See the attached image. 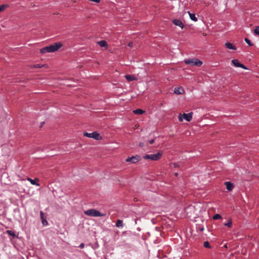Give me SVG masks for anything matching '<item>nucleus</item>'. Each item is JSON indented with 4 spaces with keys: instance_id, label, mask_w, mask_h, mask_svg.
Segmentation results:
<instances>
[{
    "instance_id": "cd10ccee",
    "label": "nucleus",
    "mask_w": 259,
    "mask_h": 259,
    "mask_svg": "<svg viewBox=\"0 0 259 259\" xmlns=\"http://www.w3.org/2000/svg\"><path fill=\"white\" fill-rule=\"evenodd\" d=\"M41 221H42V223L43 225L45 226L48 224L47 221L45 218L41 219Z\"/></svg>"
},
{
    "instance_id": "393cba45",
    "label": "nucleus",
    "mask_w": 259,
    "mask_h": 259,
    "mask_svg": "<svg viewBox=\"0 0 259 259\" xmlns=\"http://www.w3.org/2000/svg\"><path fill=\"white\" fill-rule=\"evenodd\" d=\"M245 41L250 46H252L253 44L251 43V42L250 41L249 39H248L247 38H245L244 39Z\"/></svg>"
},
{
    "instance_id": "0eeeda50",
    "label": "nucleus",
    "mask_w": 259,
    "mask_h": 259,
    "mask_svg": "<svg viewBox=\"0 0 259 259\" xmlns=\"http://www.w3.org/2000/svg\"><path fill=\"white\" fill-rule=\"evenodd\" d=\"M232 63L233 64V65L237 67H240L243 69H246V68L245 66L241 64L237 59H233L232 60Z\"/></svg>"
},
{
    "instance_id": "7ed1b4c3",
    "label": "nucleus",
    "mask_w": 259,
    "mask_h": 259,
    "mask_svg": "<svg viewBox=\"0 0 259 259\" xmlns=\"http://www.w3.org/2000/svg\"><path fill=\"white\" fill-rule=\"evenodd\" d=\"M184 62L186 64L192 66H200L202 64V62L197 58L185 60Z\"/></svg>"
},
{
    "instance_id": "2f4dec72",
    "label": "nucleus",
    "mask_w": 259,
    "mask_h": 259,
    "mask_svg": "<svg viewBox=\"0 0 259 259\" xmlns=\"http://www.w3.org/2000/svg\"><path fill=\"white\" fill-rule=\"evenodd\" d=\"M40 215L41 219H44V213H43V212L40 211Z\"/></svg>"
},
{
    "instance_id": "dca6fc26",
    "label": "nucleus",
    "mask_w": 259,
    "mask_h": 259,
    "mask_svg": "<svg viewBox=\"0 0 259 259\" xmlns=\"http://www.w3.org/2000/svg\"><path fill=\"white\" fill-rule=\"evenodd\" d=\"M133 112L136 114L141 115L144 113L145 112V111L141 109H137L136 110H134Z\"/></svg>"
},
{
    "instance_id": "39448f33",
    "label": "nucleus",
    "mask_w": 259,
    "mask_h": 259,
    "mask_svg": "<svg viewBox=\"0 0 259 259\" xmlns=\"http://www.w3.org/2000/svg\"><path fill=\"white\" fill-rule=\"evenodd\" d=\"M62 44L60 42L55 43L53 45L49 46V51L50 53L54 52L57 50H58L61 47Z\"/></svg>"
},
{
    "instance_id": "412c9836",
    "label": "nucleus",
    "mask_w": 259,
    "mask_h": 259,
    "mask_svg": "<svg viewBox=\"0 0 259 259\" xmlns=\"http://www.w3.org/2000/svg\"><path fill=\"white\" fill-rule=\"evenodd\" d=\"M232 219L229 218L228 220V222L227 223L224 224V225L225 226L230 228L232 226Z\"/></svg>"
},
{
    "instance_id": "9d476101",
    "label": "nucleus",
    "mask_w": 259,
    "mask_h": 259,
    "mask_svg": "<svg viewBox=\"0 0 259 259\" xmlns=\"http://www.w3.org/2000/svg\"><path fill=\"white\" fill-rule=\"evenodd\" d=\"M184 118L187 121H190L192 118V113H189L188 114L184 113L183 114Z\"/></svg>"
},
{
    "instance_id": "2eb2a0df",
    "label": "nucleus",
    "mask_w": 259,
    "mask_h": 259,
    "mask_svg": "<svg viewBox=\"0 0 259 259\" xmlns=\"http://www.w3.org/2000/svg\"><path fill=\"white\" fill-rule=\"evenodd\" d=\"M40 52L41 54H45L46 53H50L49 51V47H46L43 48L42 49H40Z\"/></svg>"
},
{
    "instance_id": "6e6552de",
    "label": "nucleus",
    "mask_w": 259,
    "mask_h": 259,
    "mask_svg": "<svg viewBox=\"0 0 259 259\" xmlns=\"http://www.w3.org/2000/svg\"><path fill=\"white\" fill-rule=\"evenodd\" d=\"M174 93L178 95H181L184 93V90L182 87H177L175 88Z\"/></svg>"
},
{
    "instance_id": "c756f323",
    "label": "nucleus",
    "mask_w": 259,
    "mask_h": 259,
    "mask_svg": "<svg viewBox=\"0 0 259 259\" xmlns=\"http://www.w3.org/2000/svg\"><path fill=\"white\" fill-rule=\"evenodd\" d=\"M198 230H199V231H200V232H202V231L204 230V228H203V227H199L198 228Z\"/></svg>"
},
{
    "instance_id": "4be33fe9",
    "label": "nucleus",
    "mask_w": 259,
    "mask_h": 259,
    "mask_svg": "<svg viewBox=\"0 0 259 259\" xmlns=\"http://www.w3.org/2000/svg\"><path fill=\"white\" fill-rule=\"evenodd\" d=\"M222 218V217L220 214H215L213 217V220H218V219H220Z\"/></svg>"
},
{
    "instance_id": "b1692460",
    "label": "nucleus",
    "mask_w": 259,
    "mask_h": 259,
    "mask_svg": "<svg viewBox=\"0 0 259 259\" xmlns=\"http://www.w3.org/2000/svg\"><path fill=\"white\" fill-rule=\"evenodd\" d=\"M204 246L205 247V248H210V245L209 244V243L208 242V241H205L204 242Z\"/></svg>"
},
{
    "instance_id": "7c9ffc66",
    "label": "nucleus",
    "mask_w": 259,
    "mask_h": 259,
    "mask_svg": "<svg viewBox=\"0 0 259 259\" xmlns=\"http://www.w3.org/2000/svg\"><path fill=\"white\" fill-rule=\"evenodd\" d=\"M127 45L130 47H132L133 46V42H130Z\"/></svg>"
},
{
    "instance_id": "a211bd4d",
    "label": "nucleus",
    "mask_w": 259,
    "mask_h": 259,
    "mask_svg": "<svg viewBox=\"0 0 259 259\" xmlns=\"http://www.w3.org/2000/svg\"><path fill=\"white\" fill-rule=\"evenodd\" d=\"M9 7V5L4 4L0 6V13Z\"/></svg>"
},
{
    "instance_id": "ddd939ff",
    "label": "nucleus",
    "mask_w": 259,
    "mask_h": 259,
    "mask_svg": "<svg viewBox=\"0 0 259 259\" xmlns=\"http://www.w3.org/2000/svg\"><path fill=\"white\" fill-rule=\"evenodd\" d=\"M28 181L30 182V183L33 185H36L37 186H39V184L36 183L35 181H38L39 180L37 178L35 179L34 180H32L31 178H28L27 179Z\"/></svg>"
},
{
    "instance_id": "bb28decb",
    "label": "nucleus",
    "mask_w": 259,
    "mask_h": 259,
    "mask_svg": "<svg viewBox=\"0 0 259 259\" xmlns=\"http://www.w3.org/2000/svg\"><path fill=\"white\" fill-rule=\"evenodd\" d=\"M45 66V65H40V64H37L34 65L33 66V67H34V68H40V67H44V66Z\"/></svg>"
},
{
    "instance_id": "f8f14e48",
    "label": "nucleus",
    "mask_w": 259,
    "mask_h": 259,
    "mask_svg": "<svg viewBox=\"0 0 259 259\" xmlns=\"http://www.w3.org/2000/svg\"><path fill=\"white\" fill-rule=\"evenodd\" d=\"M225 46L227 48H228L229 49L234 50H236V47L230 42H228L225 43Z\"/></svg>"
},
{
    "instance_id": "20e7f679",
    "label": "nucleus",
    "mask_w": 259,
    "mask_h": 259,
    "mask_svg": "<svg viewBox=\"0 0 259 259\" xmlns=\"http://www.w3.org/2000/svg\"><path fill=\"white\" fill-rule=\"evenodd\" d=\"M84 136L89 138H92L95 140H100L101 139V137L100 136V134L97 132H93L92 133H84Z\"/></svg>"
},
{
    "instance_id": "4c0bfd02",
    "label": "nucleus",
    "mask_w": 259,
    "mask_h": 259,
    "mask_svg": "<svg viewBox=\"0 0 259 259\" xmlns=\"http://www.w3.org/2000/svg\"><path fill=\"white\" fill-rule=\"evenodd\" d=\"M44 123V122L41 123V126H42V125H43Z\"/></svg>"
},
{
    "instance_id": "e433bc0d",
    "label": "nucleus",
    "mask_w": 259,
    "mask_h": 259,
    "mask_svg": "<svg viewBox=\"0 0 259 259\" xmlns=\"http://www.w3.org/2000/svg\"><path fill=\"white\" fill-rule=\"evenodd\" d=\"M175 175L176 176H177L178 175V174L177 172H176V173L175 174Z\"/></svg>"
},
{
    "instance_id": "f3484780",
    "label": "nucleus",
    "mask_w": 259,
    "mask_h": 259,
    "mask_svg": "<svg viewBox=\"0 0 259 259\" xmlns=\"http://www.w3.org/2000/svg\"><path fill=\"white\" fill-rule=\"evenodd\" d=\"M188 13H189V15L190 16V19L192 20H193L194 21H197V19L195 15L194 14H192V13H191L189 12H188Z\"/></svg>"
},
{
    "instance_id": "72a5a7b5",
    "label": "nucleus",
    "mask_w": 259,
    "mask_h": 259,
    "mask_svg": "<svg viewBox=\"0 0 259 259\" xmlns=\"http://www.w3.org/2000/svg\"><path fill=\"white\" fill-rule=\"evenodd\" d=\"M84 246V244L83 243H81V244H80V245H79V247H80V248H83Z\"/></svg>"
},
{
    "instance_id": "c85d7f7f",
    "label": "nucleus",
    "mask_w": 259,
    "mask_h": 259,
    "mask_svg": "<svg viewBox=\"0 0 259 259\" xmlns=\"http://www.w3.org/2000/svg\"><path fill=\"white\" fill-rule=\"evenodd\" d=\"M178 118H179V121H180V122L183 121V118H184V117H183V114H180L179 115V117H178Z\"/></svg>"
},
{
    "instance_id": "4468645a",
    "label": "nucleus",
    "mask_w": 259,
    "mask_h": 259,
    "mask_svg": "<svg viewBox=\"0 0 259 259\" xmlns=\"http://www.w3.org/2000/svg\"><path fill=\"white\" fill-rule=\"evenodd\" d=\"M125 77L127 79V80L128 81H131L135 80L137 79V78L136 77H135L133 75H126L125 76Z\"/></svg>"
},
{
    "instance_id": "9b49d317",
    "label": "nucleus",
    "mask_w": 259,
    "mask_h": 259,
    "mask_svg": "<svg viewBox=\"0 0 259 259\" xmlns=\"http://www.w3.org/2000/svg\"><path fill=\"white\" fill-rule=\"evenodd\" d=\"M225 185L226 186V189L229 191H231L234 188L233 184L230 182H225Z\"/></svg>"
},
{
    "instance_id": "aec40b11",
    "label": "nucleus",
    "mask_w": 259,
    "mask_h": 259,
    "mask_svg": "<svg viewBox=\"0 0 259 259\" xmlns=\"http://www.w3.org/2000/svg\"><path fill=\"white\" fill-rule=\"evenodd\" d=\"M116 226L118 228L122 227H123L122 221L120 220H118L116 223Z\"/></svg>"
},
{
    "instance_id": "423d86ee",
    "label": "nucleus",
    "mask_w": 259,
    "mask_h": 259,
    "mask_svg": "<svg viewBox=\"0 0 259 259\" xmlns=\"http://www.w3.org/2000/svg\"><path fill=\"white\" fill-rule=\"evenodd\" d=\"M141 160V157L139 155L128 157L125 159L126 162H131L132 163H136Z\"/></svg>"
},
{
    "instance_id": "1a4fd4ad",
    "label": "nucleus",
    "mask_w": 259,
    "mask_h": 259,
    "mask_svg": "<svg viewBox=\"0 0 259 259\" xmlns=\"http://www.w3.org/2000/svg\"><path fill=\"white\" fill-rule=\"evenodd\" d=\"M172 23L177 26H178L180 27L181 28H183L184 27L183 23H182V21L179 19H174L172 21Z\"/></svg>"
},
{
    "instance_id": "473e14b6",
    "label": "nucleus",
    "mask_w": 259,
    "mask_h": 259,
    "mask_svg": "<svg viewBox=\"0 0 259 259\" xmlns=\"http://www.w3.org/2000/svg\"><path fill=\"white\" fill-rule=\"evenodd\" d=\"M144 143H143V142H141L140 144H139V146L141 147H144Z\"/></svg>"
},
{
    "instance_id": "f257e3e1",
    "label": "nucleus",
    "mask_w": 259,
    "mask_h": 259,
    "mask_svg": "<svg viewBox=\"0 0 259 259\" xmlns=\"http://www.w3.org/2000/svg\"><path fill=\"white\" fill-rule=\"evenodd\" d=\"M162 152L159 151L156 154H147L145 155L143 158L145 159H150L151 160L157 161L160 159L161 157Z\"/></svg>"
},
{
    "instance_id": "a878e982",
    "label": "nucleus",
    "mask_w": 259,
    "mask_h": 259,
    "mask_svg": "<svg viewBox=\"0 0 259 259\" xmlns=\"http://www.w3.org/2000/svg\"><path fill=\"white\" fill-rule=\"evenodd\" d=\"M254 32L255 34L259 35V26H257L255 28Z\"/></svg>"
},
{
    "instance_id": "f704fd0d",
    "label": "nucleus",
    "mask_w": 259,
    "mask_h": 259,
    "mask_svg": "<svg viewBox=\"0 0 259 259\" xmlns=\"http://www.w3.org/2000/svg\"><path fill=\"white\" fill-rule=\"evenodd\" d=\"M154 143V140L152 139L149 141V143L150 144H153Z\"/></svg>"
},
{
    "instance_id": "5701e85b",
    "label": "nucleus",
    "mask_w": 259,
    "mask_h": 259,
    "mask_svg": "<svg viewBox=\"0 0 259 259\" xmlns=\"http://www.w3.org/2000/svg\"><path fill=\"white\" fill-rule=\"evenodd\" d=\"M7 233H8L9 235H11V236H13V237H15V234L14 233V232H13V231H11V230H8V231H7Z\"/></svg>"
},
{
    "instance_id": "c9c22d12",
    "label": "nucleus",
    "mask_w": 259,
    "mask_h": 259,
    "mask_svg": "<svg viewBox=\"0 0 259 259\" xmlns=\"http://www.w3.org/2000/svg\"><path fill=\"white\" fill-rule=\"evenodd\" d=\"M173 165H174V167H178V166H179L178 164H177V163H174V164H173Z\"/></svg>"
},
{
    "instance_id": "6ab92c4d",
    "label": "nucleus",
    "mask_w": 259,
    "mask_h": 259,
    "mask_svg": "<svg viewBox=\"0 0 259 259\" xmlns=\"http://www.w3.org/2000/svg\"><path fill=\"white\" fill-rule=\"evenodd\" d=\"M98 44L101 47H107V43H106V41H105V40H101V41L98 42Z\"/></svg>"
},
{
    "instance_id": "f03ea898",
    "label": "nucleus",
    "mask_w": 259,
    "mask_h": 259,
    "mask_svg": "<svg viewBox=\"0 0 259 259\" xmlns=\"http://www.w3.org/2000/svg\"><path fill=\"white\" fill-rule=\"evenodd\" d=\"M84 213L91 217H103L104 214H102L99 211L95 209H90L84 211Z\"/></svg>"
}]
</instances>
